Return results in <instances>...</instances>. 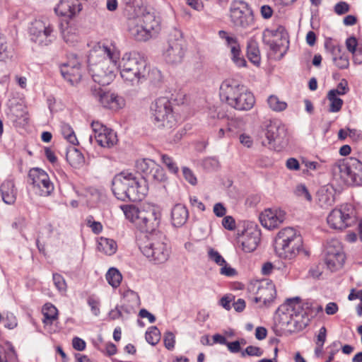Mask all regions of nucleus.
Here are the masks:
<instances>
[{
	"instance_id": "1",
	"label": "nucleus",
	"mask_w": 362,
	"mask_h": 362,
	"mask_svg": "<svg viewBox=\"0 0 362 362\" xmlns=\"http://www.w3.org/2000/svg\"><path fill=\"white\" fill-rule=\"evenodd\" d=\"M125 217L131 222H136L140 224L141 228L150 234V237L144 243V245L140 247L143 255L150 261L156 263L158 255V240L153 238L157 235V228L158 227V221H157L156 210L153 208L151 211L146 213H142L133 205L121 206Z\"/></svg>"
},
{
	"instance_id": "2",
	"label": "nucleus",
	"mask_w": 362,
	"mask_h": 362,
	"mask_svg": "<svg viewBox=\"0 0 362 362\" xmlns=\"http://www.w3.org/2000/svg\"><path fill=\"white\" fill-rule=\"evenodd\" d=\"M100 51L104 57L98 62H94L93 54H90L88 58L89 72L95 83L106 86L110 84L115 76L119 53L114 47L105 45L100 47Z\"/></svg>"
},
{
	"instance_id": "3",
	"label": "nucleus",
	"mask_w": 362,
	"mask_h": 362,
	"mask_svg": "<svg viewBox=\"0 0 362 362\" xmlns=\"http://www.w3.org/2000/svg\"><path fill=\"white\" fill-rule=\"evenodd\" d=\"M112 191L118 200L136 202L145 197L148 187L132 173L122 172L113 177Z\"/></svg>"
},
{
	"instance_id": "4",
	"label": "nucleus",
	"mask_w": 362,
	"mask_h": 362,
	"mask_svg": "<svg viewBox=\"0 0 362 362\" xmlns=\"http://www.w3.org/2000/svg\"><path fill=\"white\" fill-rule=\"evenodd\" d=\"M280 317L281 323L286 325L291 332H300L310 322V319L300 305V298L295 297L287 299L276 311Z\"/></svg>"
},
{
	"instance_id": "5",
	"label": "nucleus",
	"mask_w": 362,
	"mask_h": 362,
	"mask_svg": "<svg viewBox=\"0 0 362 362\" xmlns=\"http://www.w3.org/2000/svg\"><path fill=\"white\" fill-rule=\"evenodd\" d=\"M219 95L222 101L238 110H249L255 103L253 94L245 86L234 82H223Z\"/></svg>"
},
{
	"instance_id": "6",
	"label": "nucleus",
	"mask_w": 362,
	"mask_h": 362,
	"mask_svg": "<svg viewBox=\"0 0 362 362\" xmlns=\"http://www.w3.org/2000/svg\"><path fill=\"white\" fill-rule=\"evenodd\" d=\"M302 249L303 238L293 228L281 229L275 238L274 250L280 258L292 259Z\"/></svg>"
},
{
	"instance_id": "7",
	"label": "nucleus",
	"mask_w": 362,
	"mask_h": 362,
	"mask_svg": "<svg viewBox=\"0 0 362 362\" xmlns=\"http://www.w3.org/2000/svg\"><path fill=\"white\" fill-rule=\"evenodd\" d=\"M117 69L124 81L132 85L138 84L148 73L147 62L136 53H125L119 60Z\"/></svg>"
},
{
	"instance_id": "8",
	"label": "nucleus",
	"mask_w": 362,
	"mask_h": 362,
	"mask_svg": "<svg viewBox=\"0 0 362 362\" xmlns=\"http://www.w3.org/2000/svg\"><path fill=\"white\" fill-rule=\"evenodd\" d=\"M230 19L237 29H247L255 25L252 8L243 1H234L230 6Z\"/></svg>"
},
{
	"instance_id": "9",
	"label": "nucleus",
	"mask_w": 362,
	"mask_h": 362,
	"mask_svg": "<svg viewBox=\"0 0 362 362\" xmlns=\"http://www.w3.org/2000/svg\"><path fill=\"white\" fill-rule=\"evenodd\" d=\"M327 222L331 228L343 230L356 224L357 219L353 206L344 204L334 209L327 216Z\"/></svg>"
},
{
	"instance_id": "10",
	"label": "nucleus",
	"mask_w": 362,
	"mask_h": 362,
	"mask_svg": "<svg viewBox=\"0 0 362 362\" xmlns=\"http://www.w3.org/2000/svg\"><path fill=\"white\" fill-rule=\"evenodd\" d=\"M342 178L349 185H360L362 183V162L353 157L338 160L334 165Z\"/></svg>"
},
{
	"instance_id": "11",
	"label": "nucleus",
	"mask_w": 362,
	"mask_h": 362,
	"mask_svg": "<svg viewBox=\"0 0 362 362\" xmlns=\"http://www.w3.org/2000/svg\"><path fill=\"white\" fill-rule=\"evenodd\" d=\"M175 83L173 79H170V81H161L160 79V90H162V93L163 94L162 98L166 100V102L163 103L165 115L162 117V124L160 125L167 129H172L176 124V119L173 113L172 107V102L177 100L175 96Z\"/></svg>"
},
{
	"instance_id": "12",
	"label": "nucleus",
	"mask_w": 362,
	"mask_h": 362,
	"mask_svg": "<svg viewBox=\"0 0 362 362\" xmlns=\"http://www.w3.org/2000/svg\"><path fill=\"white\" fill-rule=\"evenodd\" d=\"M266 141H262L264 146L276 149L277 146H283L286 144L287 129L280 120L272 119L265 124L263 129Z\"/></svg>"
},
{
	"instance_id": "13",
	"label": "nucleus",
	"mask_w": 362,
	"mask_h": 362,
	"mask_svg": "<svg viewBox=\"0 0 362 362\" xmlns=\"http://www.w3.org/2000/svg\"><path fill=\"white\" fill-rule=\"evenodd\" d=\"M168 48L163 52V56L168 64H179L185 55V42L182 32L173 28L168 35Z\"/></svg>"
},
{
	"instance_id": "14",
	"label": "nucleus",
	"mask_w": 362,
	"mask_h": 362,
	"mask_svg": "<svg viewBox=\"0 0 362 362\" xmlns=\"http://www.w3.org/2000/svg\"><path fill=\"white\" fill-rule=\"evenodd\" d=\"M31 40L41 46H47L54 39V26L48 21L35 20L30 28Z\"/></svg>"
},
{
	"instance_id": "15",
	"label": "nucleus",
	"mask_w": 362,
	"mask_h": 362,
	"mask_svg": "<svg viewBox=\"0 0 362 362\" xmlns=\"http://www.w3.org/2000/svg\"><path fill=\"white\" fill-rule=\"evenodd\" d=\"M28 177L35 192L40 196L48 197L54 191V185L45 170L39 168H32L28 173Z\"/></svg>"
},
{
	"instance_id": "16",
	"label": "nucleus",
	"mask_w": 362,
	"mask_h": 362,
	"mask_svg": "<svg viewBox=\"0 0 362 362\" xmlns=\"http://www.w3.org/2000/svg\"><path fill=\"white\" fill-rule=\"evenodd\" d=\"M93 134L89 136V141L93 143V140L103 148H112L117 142V134L111 129L107 128L98 122L91 123Z\"/></svg>"
},
{
	"instance_id": "17",
	"label": "nucleus",
	"mask_w": 362,
	"mask_h": 362,
	"mask_svg": "<svg viewBox=\"0 0 362 362\" xmlns=\"http://www.w3.org/2000/svg\"><path fill=\"white\" fill-rule=\"evenodd\" d=\"M345 262V254L341 243L332 240L327 243L325 249V262L332 272L341 268Z\"/></svg>"
},
{
	"instance_id": "18",
	"label": "nucleus",
	"mask_w": 362,
	"mask_h": 362,
	"mask_svg": "<svg viewBox=\"0 0 362 362\" xmlns=\"http://www.w3.org/2000/svg\"><path fill=\"white\" fill-rule=\"evenodd\" d=\"M144 25H135L129 28L132 36L139 41H146L151 37V32L158 26L153 13L147 12L143 16Z\"/></svg>"
},
{
	"instance_id": "19",
	"label": "nucleus",
	"mask_w": 362,
	"mask_h": 362,
	"mask_svg": "<svg viewBox=\"0 0 362 362\" xmlns=\"http://www.w3.org/2000/svg\"><path fill=\"white\" fill-rule=\"evenodd\" d=\"M93 97L105 108L117 110L125 105L124 98L111 92H105L100 88H92Z\"/></svg>"
},
{
	"instance_id": "20",
	"label": "nucleus",
	"mask_w": 362,
	"mask_h": 362,
	"mask_svg": "<svg viewBox=\"0 0 362 362\" xmlns=\"http://www.w3.org/2000/svg\"><path fill=\"white\" fill-rule=\"evenodd\" d=\"M136 172L142 176L144 185L147 187L148 185H156L158 181L157 175L158 168L156 163L151 159H142L136 163Z\"/></svg>"
},
{
	"instance_id": "21",
	"label": "nucleus",
	"mask_w": 362,
	"mask_h": 362,
	"mask_svg": "<svg viewBox=\"0 0 362 362\" xmlns=\"http://www.w3.org/2000/svg\"><path fill=\"white\" fill-rule=\"evenodd\" d=\"M218 36L221 39L225 40L226 46L230 48L231 59L236 66L238 67L246 66L247 62L242 55L240 46L237 37L225 30H220L218 32Z\"/></svg>"
},
{
	"instance_id": "22",
	"label": "nucleus",
	"mask_w": 362,
	"mask_h": 362,
	"mask_svg": "<svg viewBox=\"0 0 362 362\" xmlns=\"http://www.w3.org/2000/svg\"><path fill=\"white\" fill-rule=\"evenodd\" d=\"M286 218V213L280 209H267L259 215V221L263 227L269 230L276 228Z\"/></svg>"
},
{
	"instance_id": "23",
	"label": "nucleus",
	"mask_w": 362,
	"mask_h": 362,
	"mask_svg": "<svg viewBox=\"0 0 362 362\" xmlns=\"http://www.w3.org/2000/svg\"><path fill=\"white\" fill-rule=\"evenodd\" d=\"M81 9L82 5L78 0H61L54 11L59 16L72 18Z\"/></svg>"
},
{
	"instance_id": "24",
	"label": "nucleus",
	"mask_w": 362,
	"mask_h": 362,
	"mask_svg": "<svg viewBox=\"0 0 362 362\" xmlns=\"http://www.w3.org/2000/svg\"><path fill=\"white\" fill-rule=\"evenodd\" d=\"M0 192L4 202L12 205L16 202L17 197V189L12 180H4L0 186Z\"/></svg>"
},
{
	"instance_id": "25",
	"label": "nucleus",
	"mask_w": 362,
	"mask_h": 362,
	"mask_svg": "<svg viewBox=\"0 0 362 362\" xmlns=\"http://www.w3.org/2000/svg\"><path fill=\"white\" fill-rule=\"evenodd\" d=\"M259 240V233L258 232L246 233L239 238L238 243H240L241 248L245 252H251L257 248Z\"/></svg>"
},
{
	"instance_id": "26",
	"label": "nucleus",
	"mask_w": 362,
	"mask_h": 362,
	"mask_svg": "<svg viewBox=\"0 0 362 362\" xmlns=\"http://www.w3.org/2000/svg\"><path fill=\"white\" fill-rule=\"evenodd\" d=\"M189 217V212L185 206L181 204H175L171 211V221L175 227L182 226Z\"/></svg>"
},
{
	"instance_id": "27",
	"label": "nucleus",
	"mask_w": 362,
	"mask_h": 362,
	"mask_svg": "<svg viewBox=\"0 0 362 362\" xmlns=\"http://www.w3.org/2000/svg\"><path fill=\"white\" fill-rule=\"evenodd\" d=\"M318 202L321 207L327 208L335 203V189L332 185L322 187L317 192Z\"/></svg>"
},
{
	"instance_id": "28",
	"label": "nucleus",
	"mask_w": 362,
	"mask_h": 362,
	"mask_svg": "<svg viewBox=\"0 0 362 362\" xmlns=\"http://www.w3.org/2000/svg\"><path fill=\"white\" fill-rule=\"evenodd\" d=\"M60 72L63 78L72 86L78 83L82 77L81 69L77 67L72 68L62 64L60 66Z\"/></svg>"
},
{
	"instance_id": "29",
	"label": "nucleus",
	"mask_w": 362,
	"mask_h": 362,
	"mask_svg": "<svg viewBox=\"0 0 362 362\" xmlns=\"http://www.w3.org/2000/svg\"><path fill=\"white\" fill-rule=\"evenodd\" d=\"M257 295H260L262 298V302L264 305L270 303L276 296V288L272 284H267L265 286L262 285L259 286Z\"/></svg>"
},
{
	"instance_id": "30",
	"label": "nucleus",
	"mask_w": 362,
	"mask_h": 362,
	"mask_svg": "<svg viewBox=\"0 0 362 362\" xmlns=\"http://www.w3.org/2000/svg\"><path fill=\"white\" fill-rule=\"evenodd\" d=\"M98 249L99 251L110 256L117 252V245L113 239L101 237L98 240Z\"/></svg>"
},
{
	"instance_id": "31",
	"label": "nucleus",
	"mask_w": 362,
	"mask_h": 362,
	"mask_svg": "<svg viewBox=\"0 0 362 362\" xmlns=\"http://www.w3.org/2000/svg\"><path fill=\"white\" fill-rule=\"evenodd\" d=\"M247 56L249 60L255 65L260 63V54L255 41L250 40L247 45Z\"/></svg>"
},
{
	"instance_id": "32",
	"label": "nucleus",
	"mask_w": 362,
	"mask_h": 362,
	"mask_svg": "<svg viewBox=\"0 0 362 362\" xmlns=\"http://www.w3.org/2000/svg\"><path fill=\"white\" fill-rule=\"evenodd\" d=\"M66 158L70 164L75 168L81 167L85 163V158L83 153L76 148L67 153Z\"/></svg>"
},
{
	"instance_id": "33",
	"label": "nucleus",
	"mask_w": 362,
	"mask_h": 362,
	"mask_svg": "<svg viewBox=\"0 0 362 362\" xmlns=\"http://www.w3.org/2000/svg\"><path fill=\"white\" fill-rule=\"evenodd\" d=\"M43 322L45 324H52L53 321L57 318L58 310L52 303H46L42 308Z\"/></svg>"
},
{
	"instance_id": "34",
	"label": "nucleus",
	"mask_w": 362,
	"mask_h": 362,
	"mask_svg": "<svg viewBox=\"0 0 362 362\" xmlns=\"http://www.w3.org/2000/svg\"><path fill=\"white\" fill-rule=\"evenodd\" d=\"M327 98L329 101V107L328 110L329 112H338L341 110L344 101L335 95L334 90H329L327 93Z\"/></svg>"
},
{
	"instance_id": "35",
	"label": "nucleus",
	"mask_w": 362,
	"mask_h": 362,
	"mask_svg": "<svg viewBox=\"0 0 362 362\" xmlns=\"http://www.w3.org/2000/svg\"><path fill=\"white\" fill-rule=\"evenodd\" d=\"M106 279L110 285L113 288H117L119 286L122 276L118 269L112 267L106 274Z\"/></svg>"
},
{
	"instance_id": "36",
	"label": "nucleus",
	"mask_w": 362,
	"mask_h": 362,
	"mask_svg": "<svg viewBox=\"0 0 362 362\" xmlns=\"http://www.w3.org/2000/svg\"><path fill=\"white\" fill-rule=\"evenodd\" d=\"M171 250L170 240L164 236L163 242L160 244V262H165L169 259Z\"/></svg>"
},
{
	"instance_id": "37",
	"label": "nucleus",
	"mask_w": 362,
	"mask_h": 362,
	"mask_svg": "<svg viewBox=\"0 0 362 362\" xmlns=\"http://www.w3.org/2000/svg\"><path fill=\"white\" fill-rule=\"evenodd\" d=\"M61 132L64 137L71 144H78L76 136L72 127L66 123H63L61 125Z\"/></svg>"
},
{
	"instance_id": "38",
	"label": "nucleus",
	"mask_w": 362,
	"mask_h": 362,
	"mask_svg": "<svg viewBox=\"0 0 362 362\" xmlns=\"http://www.w3.org/2000/svg\"><path fill=\"white\" fill-rule=\"evenodd\" d=\"M14 54V49L7 44L5 39L0 46V62L11 60L13 59Z\"/></svg>"
},
{
	"instance_id": "39",
	"label": "nucleus",
	"mask_w": 362,
	"mask_h": 362,
	"mask_svg": "<svg viewBox=\"0 0 362 362\" xmlns=\"http://www.w3.org/2000/svg\"><path fill=\"white\" fill-rule=\"evenodd\" d=\"M267 103L270 108L276 112L283 111L287 107L286 103L281 100L276 95L269 96L267 100Z\"/></svg>"
},
{
	"instance_id": "40",
	"label": "nucleus",
	"mask_w": 362,
	"mask_h": 362,
	"mask_svg": "<svg viewBox=\"0 0 362 362\" xmlns=\"http://www.w3.org/2000/svg\"><path fill=\"white\" fill-rule=\"evenodd\" d=\"M146 342L152 346L158 344V329L156 326L149 327L145 333Z\"/></svg>"
},
{
	"instance_id": "41",
	"label": "nucleus",
	"mask_w": 362,
	"mask_h": 362,
	"mask_svg": "<svg viewBox=\"0 0 362 362\" xmlns=\"http://www.w3.org/2000/svg\"><path fill=\"white\" fill-rule=\"evenodd\" d=\"M161 160L162 163L170 173L173 174H177L178 173L179 168L172 157L167 154H163L161 156Z\"/></svg>"
},
{
	"instance_id": "42",
	"label": "nucleus",
	"mask_w": 362,
	"mask_h": 362,
	"mask_svg": "<svg viewBox=\"0 0 362 362\" xmlns=\"http://www.w3.org/2000/svg\"><path fill=\"white\" fill-rule=\"evenodd\" d=\"M16 355L13 346L4 347L0 345V362H8Z\"/></svg>"
},
{
	"instance_id": "43",
	"label": "nucleus",
	"mask_w": 362,
	"mask_h": 362,
	"mask_svg": "<svg viewBox=\"0 0 362 362\" xmlns=\"http://www.w3.org/2000/svg\"><path fill=\"white\" fill-rule=\"evenodd\" d=\"M332 60L334 64L340 69H347L349 66V57L345 54H339L337 57H333Z\"/></svg>"
},
{
	"instance_id": "44",
	"label": "nucleus",
	"mask_w": 362,
	"mask_h": 362,
	"mask_svg": "<svg viewBox=\"0 0 362 362\" xmlns=\"http://www.w3.org/2000/svg\"><path fill=\"white\" fill-rule=\"evenodd\" d=\"M62 36L64 40L69 45L74 46L78 40V35L71 32V30H65L62 32Z\"/></svg>"
},
{
	"instance_id": "45",
	"label": "nucleus",
	"mask_w": 362,
	"mask_h": 362,
	"mask_svg": "<svg viewBox=\"0 0 362 362\" xmlns=\"http://www.w3.org/2000/svg\"><path fill=\"white\" fill-rule=\"evenodd\" d=\"M208 257L210 260L214 262L219 266L223 265L226 263L225 259L221 255L213 248H210L208 251Z\"/></svg>"
},
{
	"instance_id": "46",
	"label": "nucleus",
	"mask_w": 362,
	"mask_h": 362,
	"mask_svg": "<svg viewBox=\"0 0 362 362\" xmlns=\"http://www.w3.org/2000/svg\"><path fill=\"white\" fill-rule=\"evenodd\" d=\"M52 279L56 288L60 291H64L66 289V284L64 277L59 274H53Z\"/></svg>"
},
{
	"instance_id": "47",
	"label": "nucleus",
	"mask_w": 362,
	"mask_h": 362,
	"mask_svg": "<svg viewBox=\"0 0 362 362\" xmlns=\"http://www.w3.org/2000/svg\"><path fill=\"white\" fill-rule=\"evenodd\" d=\"M295 194L296 196L299 197H303L309 202L312 200V196L310 195L307 187L304 185H297L295 189Z\"/></svg>"
},
{
	"instance_id": "48",
	"label": "nucleus",
	"mask_w": 362,
	"mask_h": 362,
	"mask_svg": "<svg viewBox=\"0 0 362 362\" xmlns=\"http://www.w3.org/2000/svg\"><path fill=\"white\" fill-rule=\"evenodd\" d=\"M263 354V351L257 346H248L245 351L241 353V356L245 357V355L250 356H261Z\"/></svg>"
},
{
	"instance_id": "49",
	"label": "nucleus",
	"mask_w": 362,
	"mask_h": 362,
	"mask_svg": "<svg viewBox=\"0 0 362 362\" xmlns=\"http://www.w3.org/2000/svg\"><path fill=\"white\" fill-rule=\"evenodd\" d=\"M164 346L168 350H172L174 349L175 343V336L171 332H168L165 334L164 336Z\"/></svg>"
},
{
	"instance_id": "50",
	"label": "nucleus",
	"mask_w": 362,
	"mask_h": 362,
	"mask_svg": "<svg viewBox=\"0 0 362 362\" xmlns=\"http://www.w3.org/2000/svg\"><path fill=\"white\" fill-rule=\"evenodd\" d=\"M330 90H334L336 95H344L346 94L349 90L347 81L342 79L337 85V88L331 89Z\"/></svg>"
},
{
	"instance_id": "51",
	"label": "nucleus",
	"mask_w": 362,
	"mask_h": 362,
	"mask_svg": "<svg viewBox=\"0 0 362 362\" xmlns=\"http://www.w3.org/2000/svg\"><path fill=\"white\" fill-rule=\"evenodd\" d=\"M4 327L8 329H13L17 326V320L13 313H7L6 317L3 318Z\"/></svg>"
},
{
	"instance_id": "52",
	"label": "nucleus",
	"mask_w": 362,
	"mask_h": 362,
	"mask_svg": "<svg viewBox=\"0 0 362 362\" xmlns=\"http://www.w3.org/2000/svg\"><path fill=\"white\" fill-rule=\"evenodd\" d=\"M87 224L91 228L92 231L95 234H99L103 230V226L98 221H93V217L92 216H89L87 218Z\"/></svg>"
},
{
	"instance_id": "53",
	"label": "nucleus",
	"mask_w": 362,
	"mask_h": 362,
	"mask_svg": "<svg viewBox=\"0 0 362 362\" xmlns=\"http://www.w3.org/2000/svg\"><path fill=\"white\" fill-rule=\"evenodd\" d=\"M158 98H154L152 101L150 107H149V115L152 120L154 122L158 121Z\"/></svg>"
},
{
	"instance_id": "54",
	"label": "nucleus",
	"mask_w": 362,
	"mask_h": 362,
	"mask_svg": "<svg viewBox=\"0 0 362 362\" xmlns=\"http://www.w3.org/2000/svg\"><path fill=\"white\" fill-rule=\"evenodd\" d=\"M63 65L68 66L69 67H77L81 69V64L78 58L77 55L75 54H70L68 56V60L66 63L62 64Z\"/></svg>"
},
{
	"instance_id": "55",
	"label": "nucleus",
	"mask_w": 362,
	"mask_h": 362,
	"mask_svg": "<svg viewBox=\"0 0 362 362\" xmlns=\"http://www.w3.org/2000/svg\"><path fill=\"white\" fill-rule=\"evenodd\" d=\"M350 6L349 4L345 1H340L337 3L334 7V11L337 15H343L349 11Z\"/></svg>"
},
{
	"instance_id": "56",
	"label": "nucleus",
	"mask_w": 362,
	"mask_h": 362,
	"mask_svg": "<svg viewBox=\"0 0 362 362\" xmlns=\"http://www.w3.org/2000/svg\"><path fill=\"white\" fill-rule=\"evenodd\" d=\"M124 298L132 300V306L139 305L140 303V298L137 293L132 290H128L124 293Z\"/></svg>"
},
{
	"instance_id": "57",
	"label": "nucleus",
	"mask_w": 362,
	"mask_h": 362,
	"mask_svg": "<svg viewBox=\"0 0 362 362\" xmlns=\"http://www.w3.org/2000/svg\"><path fill=\"white\" fill-rule=\"evenodd\" d=\"M220 274L226 276L232 277L237 274V272L226 262L223 265H221Z\"/></svg>"
},
{
	"instance_id": "58",
	"label": "nucleus",
	"mask_w": 362,
	"mask_h": 362,
	"mask_svg": "<svg viewBox=\"0 0 362 362\" xmlns=\"http://www.w3.org/2000/svg\"><path fill=\"white\" fill-rule=\"evenodd\" d=\"M182 173L185 180L188 181L191 185H195L197 184V178L189 168L183 167Z\"/></svg>"
},
{
	"instance_id": "59",
	"label": "nucleus",
	"mask_w": 362,
	"mask_h": 362,
	"mask_svg": "<svg viewBox=\"0 0 362 362\" xmlns=\"http://www.w3.org/2000/svg\"><path fill=\"white\" fill-rule=\"evenodd\" d=\"M358 45L357 40L355 37H349L346 40V47L349 52L351 54H354L356 51V47Z\"/></svg>"
},
{
	"instance_id": "60",
	"label": "nucleus",
	"mask_w": 362,
	"mask_h": 362,
	"mask_svg": "<svg viewBox=\"0 0 362 362\" xmlns=\"http://www.w3.org/2000/svg\"><path fill=\"white\" fill-rule=\"evenodd\" d=\"M222 225L226 229L233 230L235 228V219L230 216H225L222 220Z\"/></svg>"
},
{
	"instance_id": "61",
	"label": "nucleus",
	"mask_w": 362,
	"mask_h": 362,
	"mask_svg": "<svg viewBox=\"0 0 362 362\" xmlns=\"http://www.w3.org/2000/svg\"><path fill=\"white\" fill-rule=\"evenodd\" d=\"M325 48L331 52L332 57H337L338 55L341 54V47L339 45H334L331 43L326 42Z\"/></svg>"
},
{
	"instance_id": "62",
	"label": "nucleus",
	"mask_w": 362,
	"mask_h": 362,
	"mask_svg": "<svg viewBox=\"0 0 362 362\" xmlns=\"http://www.w3.org/2000/svg\"><path fill=\"white\" fill-rule=\"evenodd\" d=\"M73 348L77 351H83L86 349V342L79 337H74L72 340Z\"/></svg>"
},
{
	"instance_id": "63",
	"label": "nucleus",
	"mask_w": 362,
	"mask_h": 362,
	"mask_svg": "<svg viewBox=\"0 0 362 362\" xmlns=\"http://www.w3.org/2000/svg\"><path fill=\"white\" fill-rule=\"evenodd\" d=\"M88 304L90 307L93 314L95 315V316H98L100 314L98 301L93 298H89L88 299Z\"/></svg>"
},
{
	"instance_id": "64",
	"label": "nucleus",
	"mask_w": 362,
	"mask_h": 362,
	"mask_svg": "<svg viewBox=\"0 0 362 362\" xmlns=\"http://www.w3.org/2000/svg\"><path fill=\"white\" fill-rule=\"evenodd\" d=\"M326 337L327 329L323 326L319 330V333L317 336L316 344H320L321 346H323L326 341Z\"/></svg>"
}]
</instances>
